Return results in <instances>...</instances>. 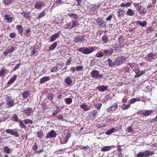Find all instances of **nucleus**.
<instances>
[{"instance_id":"obj_1","label":"nucleus","mask_w":157,"mask_h":157,"mask_svg":"<svg viewBox=\"0 0 157 157\" xmlns=\"http://www.w3.org/2000/svg\"><path fill=\"white\" fill-rule=\"evenodd\" d=\"M78 51L84 54H88L94 51V47H90L87 48L82 47L78 49Z\"/></svg>"},{"instance_id":"obj_2","label":"nucleus","mask_w":157,"mask_h":157,"mask_svg":"<svg viewBox=\"0 0 157 157\" xmlns=\"http://www.w3.org/2000/svg\"><path fill=\"white\" fill-rule=\"evenodd\" d=\"M79 22L76 20L72 21L70 23L67 24L65 25V28L66 29H71L78 26Z\"/></svg>"},{"instance_id":"obj_3","label":"nucleus","mask_w":157,"mask_h":157,"mask_svg":"<svg viewBox=\"0 0 157 157\" xmlns=\"http://www.w3.org/2000/svg\"><path fill=\"white\" fill-rule=\"evenodd\" d=\"M133 71L136 73V75L134 76V77L135 78L140 77L145 73L144 71H140L139 67L137 66L135 67Z\"/></svg>"},{"instance_id":"obj_4","label":"nucleus","mask_w":157,"mask_h":157,"mask_svg":"<svg viewBox=\"0 0 157 157\" xmlns=\"http://www.w3.org/2000/svg\"><path fill=\"white\" fill-rule=\"evenodd\" d=\"M153 154L152 151H146L144 152H140L137 155V157H148Z\"/></svg>"},{"instance_id":"obj_5","label":"nucleus","mask_w":157,"mask_h":157,"mask_svg":"<svg viewBox=\"0 0 157 157\" xmlns=\"http://www.w3.org/2000/svg\"><path fill=\"white\" fill-rule=\"evenodd\" d=\"M125 59L126 58L123 56L116 59L114 60V63L115 66H118L121 64Z\"/></svg>"},{"instance_id":"obj_6","label":"nucleus","mask_w":157,"mask_h":157,"mask_svg":"<svg viewBox=\"0 0 157 157\" xmlns=\"http://www.w3.org/2000/svg\"><path fill=\"white\" fill-rule=\"evenodd\" d=\"M6 132L8 134H10L11 135L14 136L16 137H18L19 134L15 130L7 129L5 130Z\"/></svg>"},{"instance_id":"obj_7","label":"nucleus","mask_w":157,"mask_h":157,"mask_svg":"<svg viewBox=\"0 0 157 157\" xmlns=\"http://www.w3.org/2000/svg\"><path fill=\"white\" fill-rule=\"evenodd\" d=\"M85 36L83 35H80L76 36L73 41L75 43H78L85 40Z\"/></svg>"},{"instance_id":"obj_8","label":"nucleus","mask_w":157,"mask_h":157,"mask_svg":"<svg viewBox=\"0 0 157 157\" xmlns=\"http://www.w3.org/2000/svg\"><path fill=\"white\" fill-rule=\"evenodd\" d=\"M56 134L55 131L52 130L48 132V134L46 136V138L49 139L52 137H56Z\"/></svg>"},{"instance_id":"obj_9","label":"nucleus","mask_w":157,"mask_h":157,"mask_svg":"<svg viewBox=\"0 0 157 157\" xmlns=\"http://www.w3.org/2000/svg\"><path fill=\"white\" fill-rule=\"evenodd\" d=\"M24 113L25 115L27 116H30L33 114L34 110L31 108H27L24 110Z\"/></svg>"},{"instance_id":"obj_10","label":"nucleus","mask_w":157,"mask_h":157,"mask_svg":"<svg viewBox=\"0 0 157 157\" xmlns=\"http://www.w3.org/2000/svg\"><path fill=\"white\" fill-rule=\"evenodd\" d=\"M7 105L9 107H11L14 105V101L9 96L6 98Z\"/></svg>"},{"instance_id":"obj_11","label":"nucleus","mask_w":157,"mask_h":157,"mask_svg":"<svg viewBox=\"0 0 157 157\" xmlns=\"http://www.w3.org/2000/svg\"><path fill=\"white\" fill-rule=\"evenodd\" d=\"M154 56L155 55L153 53H150L147 55L146 59L147 61L151 62L152 61L153 59H155L154 58Z\"/></svg>"},{"instance_id":"obj_12","label":"nucleus","mask_w":157,"mask_h":157,"mask_svg":"<svg viewBox=\"0 0 157 157\" xmlns=\"http://www.w3.org/2000/svg\"><path fill=\"white\" fill-rule=\"evenodd\" d=\"M113 50L112 48H110L108 49H105L103 50V52L104 54V55L108 56L111 55L113 52Z\"/></svg>"},{"instance_id":"obj_13","label":"nucleus","mask_w":157,"mask_h":157,"mask_svg":"<svg viewBox=\"0 0 157 157\" xmlns=\"http://www.w3.org/2000/svg\"><path fill=\"white\" fill-rule=\"evenodd\" d=\"M44 5V3L42 1H38L36 2L35 5V8L37 9H39L41 8Z\"/></svg>"},{"instance_id":"obj_14","label":"nucleus","mask_w":157,"mask_h":157,"mask_svg":"<svg viewBox=\"0 0 157 157\" xmlns=\"http://www.w3.org/2000/svg\"><path fill=\"white\" fill-rule=\"evenodd\" d=\"M108 88V87L104 85L98 86L96 89L101 92H103L106 90Z\"/></svg>"},{"instance_id":"obj_15","label":"nucleus","mask_w":157,"mask_h":157,"mask_svg":"<svg viewBox=\"0 0 157 157\" xmlns=\"http://www.w3.org/2000/svg\"><path fill=\"white\" fill-rule=\"evenodd\" d=\"M118 107L117 103H115L113 104L112 106L108 109V112H110L111 111H114Z\"/></svg>"},{"instance_id":"obj_16","label":"nucleus","mask_w":157,"mask_h":157,"mask_svg":"<svg viewBox=\"0 0 157 157\" xmlns=\"http://www.w3.org/2000/svg\"><path fill=\"white\" fill-rule=\"evenodd\" d=\"M15 50V48L14 47H12L10 49H7L3 52V54L5 56H6L10 53H12Z\"/></svg>"},{"instance_id":"obj_17","label":"nucleus","mask_w":157,"mask_h":157,"mask_svg":"<svg viewBox=\"0 0 157 157\" xmlns=\"http://www.w3.org/2000/svg\"><path fill=\"white\" fill-rule=\"evenodd\" d=\"M99 73V71H98L95 70L92 71L91 72L92 77L95 78H98Z\"/></svg>"},{"instance_id":"obj_18","label":"nucleus","mask_w":157,"mask_h":157,"mask_svg":"<svg viewBox=\"0 0 157 157\" xmlns=\"http://www.w3.org/2000/svg\"><path fill=\"white\" fill-rule=\"evenodd\" d=\"M33 149L38 154H39L42 152L43 149H39L37 145H34L33 147Z\"/></svg>"},{"instance_id":"obj_19","label":"nucleus","mask_w":157,"mask_h":157,"mask_svg":"<svg viewBox=\"0 0 157 157\" xmlns=\"http://www.w3.org/2000/svg\"><path fill=\"white\" fill-rule=\"evenodd\" d=\"M67 15L72 19H77L79 17L77 14L73 13H71L67 14Z\"/></svg>"},{"instance_id":"obj_20","label":"nucleus","mask_w":157,"mask_h":157,"mask_svg":"<svg viewBox=\"0 0 157 157\" xmlns=\"http://www.w3.org/2000/svg\"><path fill=\"white\" fill-rule=\"evenodd\" d=\"M64 82L66 84L69 86L71 85L72 82V79L68 76L65 78Z\"/></svg>"},{"instance_id":"obj_21","label":"nucleus","mask_w":157,"mask_h":157,"mask_svg":"<svg viewBox=\"0 0 157 157\" xmlns=\"http://www.w3.org/2000/svg\"><path fill=\"white\" fill-rule=\"evenodd\" d=\"M59 36V33H56L52 35L51 37L50 41L53 42L56 39L58 38Z\"/></svg>"},{"instance_id":"obj_22","label":"nucleus","mask_w":157,"mask_h":157,"mask_svg":"<svg viewBox=\"0 0 157 157\" xmlns=\"http://www.w3.org/2000/svg\"><path fill=\"white\" fill-rule=\"evenodd\" d=\"M50 80V78L49 76H46L40 79V82L41 84L44 83L45 82L49 81Z\"/></svg>"},{"instance_id":"obj_23","label":"nucleus","mask_w":157,"mask_h":157,"mask_svg":"<svg viewBox=\"0 0 157 157\" xmlns=\"http://www.w3.org/2000/svg\"><path fill=\"white\" fill-rule=\"evenodd\" d=\"M152 112V110H144L142 112V114L144 116H147L150 115Z\"/></svg>"},{"instance_id":"obj_24","label":"nucleus","mask_w":157,"mask_h":157,"mask_svg":"<svg viewBox=\"0 0 157 157\" xmlns=\"http://www.w3.org/2000/svg\"><path fill=\"white\" fill-rule=\"evenodd\" d=\"M22 97L24 99L27 98L30 95V93L29 91H26L23 92L22 93Z\"/></svg>"},{"instance_id":"obj_25","label":"nucleus","mask_w":157,"mask_h":157,"mask_svg":"<svg viewBox=\"0 0 157 157\" xmlns=\"http://www.w3.org/2000/svg\"><path fill=\"white\" fill-rule=\"evenodd\" d=\"M17 78V76L16 75H14L8 81V84H11L13 83L16 80Z\"/></svg>"},{"instance_id":"obj_26","label":"nucleus","mask_w":157,"mask_h":157,"mask_svg":"<svg viewBox=\"0 0 157 157\" xmlns=\"http://www.w3.org/2000/svg\"><path fill=\"white\" fill-rule=\"evenodd\" d=\"M107 61L108 63V65L110 67H113L114 66H115V64L114 63V61L113 62L111 59L109 58L107 60Z\"/></svg>"},{"instance_id":"obj_27","label":"nucleus","mask_w":157,"mask_h":157,"mask_svg":"<svg viewBox=\"0 0 157 157\" xmlns=\"http://www.w3.org/2000/svg\"><path fill=\"white\" fill-rule=\"evenodd\" d=\"M80 107L85 111H87L90 109V108L86 104L84 103H82L80 105Z\"/></svg>"},{"instance_id":"obj_28","label":"nucleus","mask_w":157,"mask_h":157,"mask_svg":"<svg viewBox=\"0 0 157 157\" xmlns=\"http://www.w3.org/2000/svg\"><path fill=\"white\" fill-rule=\"evenodd\" d=\"M16 28L19 33L21 35L23 30L22 25H18L16 26Z\"/></svg>"},{"instance_id":"obj_29","label":"nucleus","mask_w":157,"mask_h":157,"mask_svg":"<svg viewBox=\"0 0 157 157\" xmlns=\"http://www.w3.org/2000/svg\"><path fill=\"white\" fill-rule=\"evenodd\" d=\"M136 24L138 25H139L142 27H144L147 24V22H146V21H137Z\"/></svg>"},{"instance_id":"obj_30","label":"nucleus","mask_w":157,"mask_h":157,"mask_svg":"<svg viewBox=\"0 0 157 157\" xmlns=\"http://www.w3.org/2000/svg\"><path fill=\"white\" fill-rule=\"evenodd\" d=\"M117 13L118 17L119 18H121L124 16V10H119L117 12Z\"/></svg>"},{"instance_id":"obj_31","label":"nucleus","mask_w":157,"mask_h":157,"mask_svg":"<svg viewBox=\"0 0 157 157\" xmlns=\"http://www.w3.org/2000/svg\"><path fill=\"white\" fill-rule=\"evenodd\" d=\"M57 43L56 42H55L53 44L51 45L49 48V50L50 51H52L55 48L57 45Z\"/></svg>"},{"instance_id":"obj_32","label":"nucleus","mask_w":157,"mask_h":157,"mask_svg":"<svg viewBox=\"0 0 157 157\" xmlns=\"http://www.w3.org/2000/svg\"><path fill=\"white\" fill-rule=\"evenodd\" d=\"M5 19L9 23L11 22L12 21V18L8 15H5Z\"/></svg>"},{"instance_id":"obj_33","label":"nucleus","mask_w":157,"mask_h":157,"mask_svg":"<svg viewBox=\"0 0 157 157\" xmlns=\"http://www.w3.org/2000/svg\"><path fill=\"white\" fill-rule=\"evenodd\" d=\"M111 146H105L101 149V151H108L111 149Z\"/></svg>"},{"instance_id":"obj_34","label":"nucleus","mask_w":157,"mask_h":157,"mask_svg":"<svg viewBox=\"0 0 157 157\" xmlns=\"http://www.w3.org/2000/svg\"><path fill=\"white\" fill-rule=\"evenodd\" d=\"M4 152L7 154L10 153V149L7 146H5L3 148Z\"/></svg>"},{"instance_id":"obj_35","label":"nucleus","mask_w":157,"mask_h":157,"mask_svg":"<svg viewBox=\"0 0 157 157\" xmlns=\"http://www.w3.org/2000/svg\"><path fill=\"white\" fill-rule=\"evenodd\" d=\"M140 99L139 98H133L130 100L129 102L130 104H133L136 101H139Z\"/></svg>"},{"instance_id":"obj_36","label":"nucleus","mask_w":157,"mask_h":157,"mask_svg":"<svg viewBox=\"0 0 157 157\" xmlns=\"http://www.w3.org/2000/svg\"><path fill=\"white\" fill-rule=\"evenodd\" d=\"M65 101L67 104H70L72 102V100L71 98H67L65 99Z\"/></svg>"},{"instance_id":"obj_37","label":"nucleus","mask_w":157,"mask_h":157,"mask_svg":"<svg viewBox=\"0 0 157 157\" xmlns=\"http://www.w3.org/2000/svg\"><path fill=\"white\" fill-rule=\"evenodd\" d=\"M131 5V3L130 2H128L127 3H122L121 5V6L122 7H128L130 6Z\"/></svg>"},{"instance_id":"obj_38","label":"nucleus","mask_w":157,"mask_h":157,"mask_svg":"<svg viewBox=\"0 0 157 157\" xmlns=\"http://www.w3.org/2000/svg\"><path fill=\"white\" fill-rule=\"evenodd\" d=\"M116 131V130L115 128H113L111 130H109L106 132V134L107 135H110L111 133L114 132H115Z\"/></svg>"},{"instance_id":"obj_39","label":"nucleus","mask_w":157,"mask_h":157,"mask_svg":"<svg viewBox=\"0 0 157 157\" xmlns=\"http://www.w3.org/2000/svg\"><path fill=\"white\" fill-rule=\"evenodd\" d=\"M104 56V54L103 52H102L101 51L98 52L96 54V56L97 57H102Z\"/></svg>"},{"instance_id":"obj_40","label":"nucleus","mask_w":157,"mask_h":157,"mask_svg":"<svg viewBox=\"0 0 157 157\" xmlns=\"http://www.w3.org/2000/svg\"><path fill=\"white\" fill-rule=\"evenodd\" d=\"M134 6L137 10L141 9V4L140 3H135L134 4Z\"/></svg>"},{"instance_id":"obj_41","label":"nucleus","mask_w":157,"mask_h":157,"mask_svg":"<svg viewBox=\"0 0 157 157\" xmlns=\"http://www.w3.org/2000/svg\"><path fill=\"white\" fill-rule=\"evenodd\" d=\"M130 106V104L125 105L124 104L122 106V108L123 110H127L129 108Z\"/></svg>"},{"instance_id":"obj_42","label":"nucleus","mask_w":157,"mask_h":157,"mask_svg":"<svg viewBox=\"0 0 157 157\" xmlns=\"http://www.w3.org/2000/svg\"><path fill=\"white\" fill-rule=\"evenodd\" d=\"M20 125L19 126L21 128H24L26 127V126L25 125L24 122L23 121H21L19 122Z\"/></svg>"},{"instance_id":"obj_43","label":"nucleus","mask_w":157,"mask_h":157,"mask_svg":"<svg viewBox=\"0 0 157 157\" xmlns=\"http://www.w3.org/2000/svg\"><path fill=\"white\" fill-rule=\"evenodd\" d=\"M12 120L13 121L15 122H17L18 121V118L16 114H14L12 116Z\"/></svg>"},{"instance_id":"obj_44","label":"nucleus","mask_w":157,"mask_h":157,"mask_svg":"<svg viewBox=\"0 0 157 157\" xmlns=\"http://www.w3.org/2000/svg\"><path fill=\"white\" fill-rule=\"evenodd\" d=\"M37 135L38 137L42 138L44 135L42 131H39L37 132Z\"/></svg>"},{"instance_id":"obj_45","label":"nucleus","mask_w":157,"mask_h":157,"mask_svg":"<svg viewBox=\"0 0 157 157\" xmlns=\"http://www.w3.org/2000/svg\"><path fill=\"white\" fill-rule=\"evenodd\" d=\"M102 105V104L101 103H97L96 104H95L94 105L95 106V108L98 109H99Z\"/></svg>"},{"instance_id":"obj_46","label":"nucleus","mask_w":157,"mask_h":157,"mask_svg":"<svg viewBox=\"0 0 157 157\" xmlns=\"http://www.w3.org/2000/svg\"><path fill=\"white\" fill-rule=\"evenodd\" d=\"M108 37L107 36H103L102 37V40L105 44H106L108 41Z\"/></svg>"},{"instance_id":"obj_47","label":"nucleus","mask_w":157,"mask_h":157,"mask_svg":"<svg viewBox=\"0 0 157 157\" xmlns=\"http://www.w3.org/2000/svg\"><path fill=\"white\" fill-rule=\"evenodd\" d=\"M3 2L5 5H8L10 4L12 2L11 0H4L3 1Z\"/></svg>"},{"instance_id":"obj_48","label":"nucleus","mask_w":157,"mask_h":157,"mask_svg":"<svg viewBox=\"0 0 157 157\" xmlns=\"http://www.w3.org/2000/svg\"><path fill=\"white\" fill-rule=\"evenodd\" d=\"M25 124H32L33 121L29 119H26L24 120Z\"/></svg>"},{"instance_id":"obj_49","label":"nucleus","mask_w":157,"mask_h":157,"mask_svg":"<svg viewBox=\"0 0 157 157\" xmlns=\"http://www.w3.org/2000/svg\"><path fill=\"white\" fill-rule=\"evenodd\" d=\"M45 14L44 11L40 13L38 16V19L42 18L45 15Z\"/></svg>"},{"instance_id":"obj_50","label":"nucleus","mask_w":157,"mask_h":157,"mask_svg":"<svg viewBox=\"0 0 157 157\" xmlns=\"http://www.w3.org/2000/svg\"><path fill=\"white\" fill-rule=\"evenodd\" d=\"M127 13L128 15L132 16L134 15V13L133 10H127Z\"/></svg>"},{"instance_id":"obj_51","label":"nucleus","mask_w":157,"mask_h":157,"mask_svg":"<svg viewBox=\"0 0 157 157\" xmlns=\"http://www.w3.org/2000/svg\"><path fill=\"white\" fill-rule=\"evenodd\" d=\"M101 6V3H99L98 4H96L94 6L93 9L94 8V9H99L100 6Z\"/></svg>"},{"instance_id":"obj_52","label":"nucleus","mask_w":157,"mask_h":157,"mask_svg":"<svg viewBox=\"0 0 157 157\" xmlns=\"http://www.w3.org/2000/svg\"><path fill=\"white\" fill-rule=\"evenodd\" d=\"M126 131H127L129 133H132L133 132L132 129L130 126L128 127L127 128Z\"/></svg>"},{"instance_id":"obj_53","label":"nucleus","mask_w":157,"mask_h":157,"mask_svg":"<svg viewBox=\"0 0 157 157\" xmlns=\"http://www.w3.org/2000/svg\"><path fill=\"white\" fill-rule=\"evenodd\" d=\"M53 95L52 94H48L47 98L48 99L51 100L53 99Z\"/></svg>"},{"instance_id":"obj_54","label":"nucleus","mask_w":157,"mask_h":157,"mask_svg":"<svg viewBox=\"0 0 157 157\" xmlns=\"http://www.w3.org/2000/svg\"><path fill=\"white\" fill-rule=\"evenodd\" d=\"M20 66V64L19 63L15 67H14L13 69V71H15L17 69H18Z\"/></svg>"},{"instance_id":"obj_55","label":"nucleus","mask_w":157,"mask_h":157,"mask_svg":"<svg viewBox=\"0 0 157 157\" xmlns=\"http://www.w3.org/2000/svg\"><path fill=\"white\" fill-rule=\"evenodd\" d=\"M91 113L92 115L94 116V117H95L97 116V114L98 113V112L96 110H94L92 111Z\"/></svg>"},{"instance_id":"obj_56","label":"nucleus","mask_w":157,"mask_h":157,"mask_svg":"<svg viewBox=\"0 0 157 157\" xmlns=\"http://www.w3.org/2000/svg\"><path fill=\"white\" fill-rule=\"evenodd\" d=\"M59 71L58 68L57 67H54L53 68H52V70H51V72H56L57 71Z\"/></svg>"},{"instance_id":"obj_57","label":"nucleus","mask_w":157,"mask_h":157,"mask_svg":"<svg viewBox=\"0 0 157 157\" xmlns=\"http://www.w3.org/2000/svg\"><path fill=\"white\" fill-rule=\"evenodd\" d=\"M10 36L11 38H14L16 37V34L14 33H12L10 34Z\"/></svg>"},{"instance_id":"obj_58","label":"nucleus","mask_w":157,"mask_h":157,"mask_svg":"<svg viewBox=\"0 0 157 157\" xmlns=\"http://www.w3.org/2000/svg\"><path fill=\"white\" fill-rule=\"evenodd\" d=\"M30 29H27L24 33V35L25 36H28L30 32Z\"/></svg>"},{"instance_id":"obj_59","label":"nucleus","mask_w":157,"mask_h":157,"mask_svg":"<svg viewBox=\"0 0 157 157\" xmlns=\"http://www.w3.org/2000/svg\"><path fill=\"white\" fill-rule=\"evenodd\" d=\"M76 71H79L82 70L83 68V66H78L76 67Z\"/></svg>"},{"instance_id":"obj_60","label":"nucleus","mask_w":157,"mask_h":157,"mask_svg":"<svg viewBox=\"0 0 157 157\" xmlns=\"http://www.w3.org/2000/svg\"><path fill=\"white\" fill-rule=\"evenodd\" d=\"M5 73V71L3 69H1L0 71V76H1L4 75Z\"/></svg>"},{"instance_id":"obj_61","label":"nucleus","mask_w":157,"mask_h":157,"mask_svg":"<svg viewBox=\"0 0 157 157\" xmlns=\"http://www.w3.org/2000/svg\"><path fill=\"white\" fill-rule=\"evenodd\" d=\"M63 2H62L61 0H57L56 3L57 5H59V4H61Z\"/></svg>"},{"instance_id":"obj_62","label":"nucleus","mask_w":157,"mask_h":157,"mask_svg":"<svg viewBox=\"0 0 157 157\" xmlns=\"http://www.w3.org/2000/svg\"><path fill=\"white\" fill-rule=\"evenodd\" d=\"M26 12H25V13H24L23 15L24 17L28 18L29 17V13H26Z\"/></svg>"},{"instance_id":"obj_63","label":"nucleus","mask_w":157,"mask_h":157,"mask_svg":"<svg viewBox=\"0 0 157 157\" xmlns=\"http://www.w3.org/2000/svg\"><path fill=\"white\" fill-rule=\"evenodd\" d=\"M71 136V133L69 132H68L66 137L67 139H68Z\"/></svg>"},{"instance_id":"obj_64","label":"nucleus","mask_w":157,"mask_h":157,"mask_svg":"<svg viewBox=\"0 0 157 157\" xmlns=\"http://www.w3.org/2000/svg\"><path fill=\"white\" fill-rule=\"evenodd\" d=\"M112 17V15L110 14L108 17L106 18V20L109 21L111 20Z\"/></svg>"}]
</instances>
